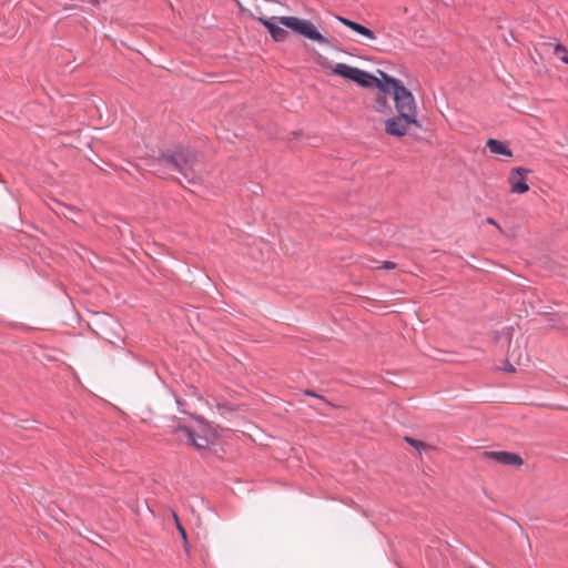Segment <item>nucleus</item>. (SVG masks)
<instances>
[{"mask_svg": "<svg viewBox=\"0 0 568 568\" xmlns=\"http://www.w3.org/2000/svg\"><path fill=\"white\" fill-rule=\"evenodd\" d=\"M395 266H396V265H395V263L389 262V261H386V262H384V263H383L382 268H385V270H392V268H394Z\"/></svg>", "mask_w": 568, "mask_h": 568, "instance_id": "dca6fc26", "label": "nucleus"}, {"mask_svg": "<svg viewBox=\"0 0 568 568\" xmlns=\"http://www.w3.org/2000/svg\"><path fill=\"white\" fill-rule=\"evenodd\" d=\"M409 125H415L419 129L422 128V124L417 119L405 120L402 115L398 114L397 116L385 121V132L390 136L402 138L407 134Z\"/></svg>", "mask_w": 568, "mask_h": 568, "instance_id": "39448f33", "label": "nucleus"}, {"mask_svg": "<svg viewBox=\"0 0 568 568\" xmlns=\"http://www.w3.org/2000/svg\"><path fill=\"white\" fill-rule=\"evenodd\" d=\"M392 94V92H383L378 90V93L375 98V104L374 109L377 112H384L386 109H389L388 102H387V95Z\"/></svg>", "mask_w": 568, "mask_h": 568, "instance_id": "ddd939ff", "label": "nucleus"}, {"mask_svg": "<svg viewBox=\"0 0 568 568\" xmlns=\"http://www.w3.org/2000/svg\"><path fill=\"white\" fill-rule=\"evenodd\" d=\"M358 73L355 75V79L353 80L357 84H359L363 88H377L382 89V85H379L378 78L375 77L372 73H368L364 70L358 69Z\"/></svg>", "mask_w": 568, "mask_h": 568, "instance_id": "9d476101", "label": "nucleus"}, {"mask_svg": "<svg viewBox=\"0 0 568 568\" xmlns=\"http://www.w3.org/2000/svg\"><path fill=\"white\" fill-rule=\"evenodd\" d=\"M304 394L307 395V396H312V397L318 398V399L323 400L325 404H327L328 406L334 407V405L332 403H329L325 397H323L322 395L315 393L314 390L306 389V390H304Z\"/></svg>", "mask_w": 568, "mask_h": 568, "instance_id": "2eb2a0df", "label": "nucleus"}, {"mask_svg": "<svg viewBox=\"0 0 568 568\" xmlns=\"http://www.w3.org/2000/svg\"><path fill=\"white\" fill-rule=\"evenodd\" d=\"M404 439L407 444H409L410 446L418 450L424 449L426 447V444L424 442L415 439L413 437L406 436Z\"/></svg>", "mask_w": 568, "mask_h": 568, "instance_id": "4468645a", "label": "nucleus"}, {"mask_svg": "<svg viewBox=\"0 0 568 568\" xmlns=\"http://www.w3.org/2000/svg\"><path fill=\"white\" fill-rule=\"evenodd\" d=\"M484 455L487 459L494 460L495 463L501 465L519 467L524 464L523 458L516 453L491 450L485 452Z\"/></svg>", "mask_w": 568, "mask_h": 568, "instance_id": "0eeeda50", "label": "nucleus"}, {"mask_svg": "<svg viewBox=\"0 0 568 568\" xmlns=\"http://www.w3.org/2000/svg\"><path fill=\"white\" fill-rule=\"evenodd\" d=\"M487 223H488V224H491V225H495L496 227H498V229H499V225H498V224L496 223V221H495L494 219H491V217H488V219H487Z\"/></svg>", "mask_w": 568, "mask_h": 568, "instance_id": "6ab92c4d", "label": "nucleus"}, {"mask_svg": "<svg viewBox=\"0 0 568 568\" xmlns=\"http://www.w3.org/2000/svg\"><path fill=\"white\" fill-rule=\"evenodd\" d=\"M486 145L489 149V151L494 154H501L508 158L513 156V152L509 149L507 142H503L495 139H488Z\"/></svg>", "mask_w": 568, "mask_h": 568, "instance_id": "9b49d317", "label": "nucleus"}, {"mask_svg": "<svg viewBox=\"0 0 568 568\" xmlns=\"http://www.w3.org/2000/svg\"><path fill=\"white\" fill-rule=\"evenodd\" d=\"M528 173L529 170L524 168H515L511 170L508 176L511 193L523 194L529 191V185L526 181V175Z\"/></svg>", "mask_w": 568, "mask_h": 568, "instance_id": "423d86ee", "label": "nucleus"}, {"mask_svg": "<svg viewBox=\"0 0 568 568\" xmlns=\"http://www.w3.org/2000/svg\"><path fill=\"white\" fill-rule=\"evenodd\" d=\"M257 20L268 30L272 39L275 42H284L290 36L288 31L281 27L283 26L293 32L322 45L331 44V41L324 37L310 20H304L291 16H274L271 18L260 17Z\"/></svg>", "mask_w": 568, "mask_h": 568, "instance_id": "f03ea898", "label": "nucleus"}, {"mask_svg": "<svg viewBox=\"0 0 568 568\" xmlns=\"http://www.w3.org/2000/svg\"><path fill=\"white\" fill-rule=\"evenodd\" d=\"M396 111L405 120L417 119V106L413 93L400 84L392 92Z\"/></svg>", "mask_w": 568, "mask_h": 568, "instance_id": "20e7f679", "label": "nucleus"}, {"mask_svg": "<svg viewBox=\"0 0 568 568\" xmlns=\"http://www.w3.org/2000/svg\"><path fill=\"white\" fill-rule=\"evenodd\" d=\"M468 568H476V567L470 566V567H468Z\"/></svg>", "mask_w": 568, "mask_h": 568, "instance_id": "5701e85b", "label": "nucleus"}, {"mask_svg": "<svg viewBox=\"0 0 568 568\" xmlns=\"http://www.w3.org/2000/svg\"><path fill=\"white\" fill-rule=\"evenodd\" d=\"M560 59L564 63L568 64V55H562Z\"/></svg>", "mask_w": 568, "mask_h": 568, "instance_id": "412c9836", "label": "nucleus"}, {"mask_svg": "<svg viewBox=\"0 0 568 568\" xmlns=\"http://www.w3.org/2000/svg\"><path fill=\"white\" fill-rule=\"evenodd\" d=\"M323 68H329L332 69V72L336 75H339L347 80H354L356 74L358 73V68L351 67L345 63H337L335 67H332L331 62L328 60H325L321 62Z\"/></svg>", "mask_w": 568, "mask_h": 568, "instance_id": "6e6552de", "label": "nucleus"}, {"mask_svg": "<svg viewBox=\"0 0 568 568\" xmlns=\"http://www.w3.org/2000/svg\"><path fill=\"white\" fill-rule=\"evenodd\" d=\"M197 420L200 423L199 429H193L185 425L179 424L172 428V433L176 434L178 432H182L189 439L190 445H192L197 450H204L207 449L212 443L214 438V432L212 430L211 426L202 418H197Z\"/></svg>", "mask_w": 568, "mask_h": 568, "instance_id": "7ed1b4c3", "label": "nucleus"}, {"mask_svg": "<svg viewBox=\"0 0 568 568\" xmlns=\"http://www.w3.org/2000/svg\"><path fill=\"white\" fill-rule=\"evenodd\" d=\"M505 369L508 371V372H514L515 371L514 366L510 365V364H507V367Z\"/></svg>", "mask_w": 568, "mask_h": 568, "instance_id": "aec40b11", "label": "nucleus"}, {"mask_svg": "<svg viewBox=\"0 0 568 568\" xmlns=\"http://www.w3.org/2000/svg\"><path fill=\"white\" fill-rule=\"evenodd\" d=\"M381 74V79H378L379 85L382 89H378L383 92H393L397 87L403 84V82L398 79H395L383 71H378Z\"/></svg>", "mask_w": 568, "mask_h": 568, "instance_id": "f8f14e48", "label": "nucleus"}, {"mask_svg": "<svg viewBox=\"0 0 568 568\" xmlns=\"http://www.w3.org/2000/svg\"><path fill=\"white\" fill-rule=\"evenodd\" d=\"M178 529L180 530V532L182 534V537L184 539H186V531L185 529L178 523Z\"/></svg>", "mask_w": 568, "mask_h": 568, "instance_id": "a211bd4d", "label": "nucleus"}, {"mask_svg": "<svg viewBox=\"0 0 568 568\" xmlns=\"http://www.w3.org/2000/svg\"><path fill=\"white\" fill-rule=\"evenodd\" d=\"M92 4H98L99 1L98 0H89Z\"/></svg>", "mask_w": 568, "mask_h": 568, "instance_id": "4be33fe9", "label": "nucleus"}, {"mask_svg": "<svg viewBox=\"0 0 568 568\" xmlns=\"http://www.w3.org/2000/svg\"><path fill=\"white\" fill-rule=\"evenodd\" d=\"M555 51H556V53H560V52L567 53V49L561 44H557Z\"/></svg>", "mask_w": 568, "mask_h": 568, "instance_id": "f3484780", "label": "nucleus"}, {"mask_svg": "<svg viewBox=\"0 0 568 568\" xmlns=\"http://www.w3.org/2000/svg\"><path fill=\"white\" fill-rule=\"evenodd\" d=\"M151 166L153 173L160 178H170L173 173H180L189 183H196L200 155L190 146L176 145L154 156Z\"/></svg>", "mask_w": 568, "mask_h": 568, "instance_id": "f257e3e1", "label": "nucleus"}, {"mask_svg": "<svg viewBox=\"0 0 568 568\" xmlns=\"http://www.w3.org/2000/svg\"><path fill=\"white\" fill-rule=\"evenodd\" d=\"M342 24H344L345 27L349 28L351 30L355 31L356 33L363 36V37H366L367 39L369 40H375L376 39V34L374 31H372L371 29L366 28L365 26L361 24V23H357L353 20H349L347 18H344V17H337L336 18Z\"/></svg>", "mask_w": 568, "mask_h": 568, "instance_id": "1a4fd4ad", "label": "nucleus"}]
</instances>
